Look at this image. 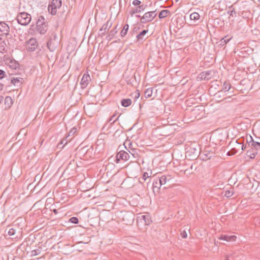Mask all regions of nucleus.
<instances>
[{"instance_id": "1", "label": "nucleus", "mask_w": 260, "mask_h": 260, "mask_svg": "<svg viewBox=\"0 0 260 260\" xmlns=\"http://www.w3.org/2000/svg\"><path fill=\"white\" fill-rule=\"evenodd\" d=\"M134 214L129 211H122L120 215L121 220L126 225L132 224L134 222Z\"/></svg>"}, {"instance_id": "2", "label": "nucleus", "mask_w": 260, "mask_h": 260, "mask_svg": "<svg viewBox=\"0 0 260 260\" xmlns=\"http://www.w3.org/2000/svg\"><path fill=\"white\" fill-rule=\"evenodd\" d=\"M37 30L41 35L46 33L48 29V24L45 21V18L43 16H40L36 23Z\"/></svg>"}, {"instance_id": "3", "label": "nucleus", "mask_w": 260, "mask_h": 260, "mask_svg": "<svg viewBox=\"0 0 260 260\" xmlns=\"http://www.w3.org/2000/svg\"><path fill=\"white\" fill-rule=\"evenodd\" d=\"M17 22L22 25H27L31 21V16L26 12L19 13L17 17Z\"/></svg>"}, {"instance_id": "4", "label": "nucleus", "mask_w": 260, "mask_h": 260, "mask_svg": "<svg viewBox=\"0 0 260 260\" xmlns=\"http://www.w3.org/2000/svg\"><path fill=\"white\" fill-rule=\"evenodd\" d=\"M61 0H52L51 4L48 6V11L52 15H55L57 13V9L61 6Z\"/></svg>"}, {"instance_id": "5", "label": "nucleus", "mask_w": 260, "mask_h": 260, "mask_svg": "<svg viewBox=\"0 0 260 260\" xmlns=\"http://www.w3.org/2000/svg\"><path fill=\"white\" fill-rule=\"evenodd\" d=\"M157 14L155 11H150L146 12L144 14L143 17H141L140 21L142 23H146L148 22L151 21L156 16Z\"/></svg>"}, {"instance_id": "6", "label": "nucleus", "mask_w": 260, "mask_h": 260, "mask_svg": "<svg viewBox=\"0 0 260 260\" xmlns=\"http://www.w3.org/2000/svg\"><path fill=\"white\" fill-rule=\"evenodd\" d=\"M38 42L36 39L31 38L28 42L26 48L28 51H34L37 48Z\"/></svg>"}, {"instance_id": "7", "label": "nucleus", "mask_w": 260, "mask_h": 260, "mask_svg": "<svg viewBox=\"0 0 260 260\" xmlns=\"http://www.w3.org/2000/svg\"><path fill=\"white\" fill-rule=\"evenodd\" d=\"M186 154L191 159H196L200 154V150L196 148L190 147L189 150L186 152Z\"/></svg>"}, {"instance_id": "8", "label": "nucleus", "mask_w": 260, "mask_h": 260, "mask_svg": "<svg viewBox=\"0 0 260 260\" xmlns=\"http://www.w3.org/2000/svg\"><path fill=\"white\" fill-rule=\"evenodd\" d=\"M130 158V155L127 152L120 151L117 153L116 155V162L118 163L120 159L127 160Z\"/></svg>"}, {"instance_id": "9", "label": "nucleus", "mask_w": 260, "mask_h": 260, "mask_svg": "<svg viewBox=\"0 0 260 260\" xmlns=\"http://www.w3.org/2000/svg\"><path fill=\"white\" fill-rule=\"evenodd\" d=\"M90 80H91L90 77L89 75L88 74V73L87 72L85 73L84 74V75L81 79V82H80L81 88L82 89L85 88L87 86V85L89 83V81H90Z\"/></svg>"}, {"instance_id": "10", "label": "nucleus", "mask_w": 260, "mask_h": 260, "mask_svg": "<svg viewBox=\"0 0 260 260\" xmlns=\"http://www.w3.org/2000/svg\"><path fill=\"white\" fill-rule=\"evenodd\" d=\"M111 26L112 23L109 21H107L106 23L104 24L99 30V36L102 37L104 36L106 32L109 30Z\"/></svg>"}, {"instance_id": "11", "label": "nucleus", "mask_w": 260, "mask_h": 260, "mask_svg": "<svg viewBox=\"0 0 260 260\" xmlns=\"http://www.w3.org/2000/svg\"><path fill=\"white\" fill-rule=\"evenodd\" d=\"M9 32V26L4 22H0V35H8Z\"/></svg>"}, {"instance_id": "12", "label": "nucleus", "mask_w": 260, "mask_h": 260, "mask_svg": "<svg viewBox=\"0 0 260 260\" xmlns=\"http://www.w3.org/2000/svg\"><path fill=\"white\" fill-rule=\"evenodd\" d=\"M173 178L171 175H162L158 179L160 185L165 184L167 182H171Z\"/></svg>"}, {"instance_id": "13", "label": "nucleus", "mask_w": 260, "mask_h": 260, "mask_svg": "<svg viewBox=\"0 0 260 260\" xmlns=\"http://www.w3.org/2000/svg\"><path fill=\"white\" fill-rule=\"evenodd\" d=\"M212 71H208L206 72H203L200 74V78L202 80H209L210 79L212 75H211Z\"/></svg>"}, {"instance_id": "14", "label": "nucleus", "mask_w": 260, "mask_h": 260, "mask_svg": "<svg viewBox=\"0 0 260 260\" xmlns=\"http://www.w3.org/2000/svg\"><path fill=\"white\" fill-rule=\"evenodd\" d=\"M146 5L142 4L141 6H138L137 8L134 9L131 12L130 14L132 16L134 14L138 13H140L143 11L146 8Z\"/></svg>"}, {"instance_id": "15", "label": "nucleus", "mask_w": 260, "mask_h": 260, "mask_svg": "<svg viewBox=\"0 0 260 260\" xmlns=\"http://www.w3.org/2000/svg\"><path fill=\"white\" fill-rule=\"evenodd\" d=\"M201 154L202 155V157H203V159H209L214 156V153L213 152L207 150L202 152Z\"/></svg>"}, {"instance_id": "16", "label": "nucleus", "mask_w": 260, "mask_h": 260, "mask_svg": "<svg viewBox=\"0 0 260 260\" xmlns=\"http://www.w3.org/2000/svg\"><path fill=\"white\" fill-rule=\"evenodd\" d=\"M47 46L51 52L54 51L57 48L56 43H55L54 41L52 39H50L48 41Z\"/></svg>"}, {"instance_id": "17", "label": "nucleus", "mask_w": 260, "mask_h": 260, "mask_svg": "<svg viewBox=\"0 0 260 260\" xmlns=\"http://www.w3.org/2000/svg\"><path fill=\"white\" fill-rule=\"evenodd\" d=\"M236 236L234 235L229 236L226 235H221L219 237V239L226 241H234L236 240Z\"/></svg>"}, {"instance_id": "18", "label": "nucleus", "mask_w": 260, "mask_h": 260, "mask_svg": "<svg viewBox=\"0 0 260 260\" xmlns=\"http://www.w3.org/2000/svg\"><path fill=\"white\" fill-rule=\"evenodd\" d=\"M7 64L9 67L12 69H16L19 66L18 62L13 59H10L7 61Z\"/></svg>"}, {"instance_id": "19", "label": "nucleus", "mask_w": 260, "mask_h": 260, "mask_svg": "<svg viewBox=\"0 0 260 260\" xmlns=\"http://www.w3.org/2000/svg\"><path fill=\"white\" fill-rule=\"evenodd\" d=\"M250 148L255 151L257 154L258 152L260 151V142L257 141L253 142L251 144Z\"/></svg>"}, {"instance_id": "20", "label": "nucleus", "mask_w": 260, "mask_h": 260, "mask_svg": "<svg viewBox=\"0 0 260 260\" xmlns=\"http://www.w3.org/2000/svg\"><path fill=\"white\" fill-rule=\"evenodd\" d=\"M11 83L15 85L18 83L22 84L23 81V79L20 77H11Z\"/></svg>"}, {"instance_id": "21", "label": "nucleus", "mask_w": 260, "mask_h": 260, "mask_svg": "<svg viewBox=\"0 0 260 260\" xmlns=\"http://www.w3.org/2000/svg\"><path fill=\"white\" fill-rule=\"evenodd\" d=\"M249 148V149L247 151L246 154L247 156L249 157L250 158L253 159L257 155V153L253 149H251V148Z\"/></svg>"}, {"instance_id": "22", "label": "nucleus", "mask_w": 260, "mask_h": 260, "mask_svg": "<svg viewBox=\"0 0 260 260\" xmlns=\"http://www.w3.org/2000/svg\"><path fill=\"white\" fill-rule=\"evenodd\" d=\"M232 39V38H229V36H226L223 38H222L218 43L219 45L221 46H224L230 40Z\"/></svg>"}, {"instance_id": "23", "label": "nucleus", "mask_w": 260, "mask_h": 260, "mask_svg": "<svg viewBox=\"0 0 260 260\" xmlns=\"http://www.w3.org/2000/svg\"><path fill=\"white\" fill-rule=\"evenodd\" d=\"M132 104V101L130 99H123L121 101V104L124 107H127Z\"/></svg>"}, {"instance_id": "24", "label": "nucleus", "mask_w": 260, "mask_h": 260, "mask_svg": "<svg viewBox=\"0 0 260 260\" xmlns=\"http://www.w3.org/2000/svg\"><path fill=\"white\" fill-rule=\"evenodd\" d=\"M141 217V219L143 220L145 225H149L152 222L151 219L148 215H142Z\"/></svg>"}, {"instance_id": "25", "label": "nucleus", "mask_w": 260, "mask_h": 260, "mask_svg": "<svg viewBox=\"0 0 260 260\" xmlns=\"http://www.w3.org/2000/svg\"><path fill=\"white\" fill-rule=\"evenodd\" d=\"M148 30L147 29H144L139 33L136 36L137 40L139 41L143 40L144 36L148 32Z\"/></svg>"}, {"instance_id": "26", "label": "nucleus", "mask_w": 260, "mask_h": 260, "mask_svg": "<svg viewBox=\"0 0 260 260\" xmlns=\"http://www.w3.org/2000/svg\"><path fill=\"white\" fill-rule=\"evenodd\" d=\"M129 28V25L126 24L124 25L123 29L120 32L121 37H124L127 34Z\"/></svg>"}, {"instance_id": "27", "label": "nucleus", "mask_w": 260, "mask_h": 260, "mask_svg": "<svg viewBox=\"0 0 260 260\" xmlns=\"http://www.w3.org/2000/svg\"><path fill=\"white\" fill-rule=\"evenodd\" d=\"M170 12L168 10H162L159 14L158 17L159 18H163L167 16L168 14H169Z\"/></svg>"}, {"instance_id": "28", "label": "nucleus", "mask_w": 260, "mask_h": 260, "mask_svg": "<svg viewBox=\"0 0 260 260\" xmlns=\"http://www.w3.org/2000/svg\"><path fill=\"white\" fill-rule=\"evenodd\" d=\"M190 18L191 20H198L200 18V15L197 12L192 13L190 15Z\"/></svg>"}, {"instance_id": "29", "label": "nucleus", "mask_w": 260, "mask_h": 260, "mask_svg": "<svg viewBox=\"0 0 260 260\" xmlns=\"http://www.w3.org/2000/svg\"><path fill=\"white\" fill-rule=\"evenodd\" d=\"M152 89L151 88H148L144 92V96L146 98H150L152 95Z\"/></svg>"}, {"instance_id": "30", "label": "nucleus", "mask_w": 260, "mask_h": 260, "mask_svg": "<svg viewBox=\"0 0 260 260\" xmlns=\"http://www.w3.org/2000/svg\"><path fill=\"white\" fill-rule=\"evenodd\" d=\"M246 141L248 144V147H250L251 144L253 142H255V141L253 140L252 137L250 135L246 137Z\"/></svg>"}, {"instance_id": "31", "label": "nucleus", "mask_w": 260, "mask_h": 260, "mask_svg": "<svg viewBox=\"0 0 260 260\" xmlns=\"http://www.w3.org/2000/svg\"><path fill=\"white\" fill-rule=\"evenodd\" d=\"M231 88V85L226 83V82H224V84H223V90L225 92L226 91H228Z\"/></svg>"}, {"instance_id": "32", "label": "nucleus", "mask_w": 260, "mask_h": 260, "mask_svg": "<svg viewBox=\"0 0 260 260\" xmlns=\"http://www.w3.org/2000/svg\"><path fill=\"white\" fill-rule=\"evenodd\" d=\"M244 140L242 139H239L236 141V143H237V148H241L242 143H243Z\"/></svg>"}, {"instance_id": "33", "label": "nucleus", "mask_w": 260, "mask_h": 260, "mask_svg": "<svg viewBox=\"0 0 260 260\" xmlns=\"http://www.w3.org/2000/svg\"><path fill=\"white\" fill-rule=\"evenodd\" d=\"M40 252H41V250H40L39 249H35V250L31 251V256L38 255L40 253Z\"/></svg>"}, {"instance_id": "34", "label": "nucleus", "mask_w": 260, "mask_h": 260, "mask_svg": "<svg viewBox=\"0 0 260 260\" xmlns=\"http://www.w3.org/2000/svg\"><path fill=\"white\" fill-rule=\"evenodd\" d=\"M234 192L233 191L227 190L225 191L224 196L229 198L233 194Z\"/></svg>"}, {"instance_id": "35", "label": "nucleus", "mask_w": 260, "mask_h": 260, "mask_svg": "<svg viewBox=\"0 0 260 260\" xmlns=\"http://www.w3.org/2000/svg\"><path fill=\"white\" fill-rule=\"evenodd\" d=\"M69 221L72 223L76 224L78 223L79 220L76 217H72L69 219Z\"/></svg>"}, {"instance_id": "36", "label": "nucleus", "mask_w": 260, "mask_h": 260, "mask_svg": "<svg viewBox=\"0 0 260 260\" xmlns=\"http://www.w3.org/2000/svg\"><path fill=\"white\" fill-rule=\"evenodd\" d=\"M16 230L13 228H11L9 230L8 232V234L10 236H14L15 234Z\"/></svg>"}, {"instance_id": "37", "label": "nucleus", "mask_w": 260, "mask_h": 260, "mask_svg": "<svg viewBox=\"0 0 260 260\" xmlns=\"http://www.w3.org/2000/svg\"><path fill=\"white\" fill-rule=\"evenodd\" d=\"M6 77V73L4 71L0 70V79H2Z\"/></svg>"}, {"instance_id": "38", "label": "nucleus", "mask_w": 260, "mask_h": 260, "mask_svg": "<svg viewBox=\"0 0 260 260\" xmlns=\"http://www.w3.org/2000/svg\"><path fill=\"white\" fill-rule=\"evenodd\" d=\"M141 2L140 0H134L133 2V5L135 6H141Z\"/></svg>"}, {"instance_id": "39", "label": "nucleus", "mask_w": 260, "mask_h": 260, "mask_svg": "<svg viewBox=\"0 0 260 260\" xmlns=\"http://www.w3.org/2000/svg\"><path fill=\"white\" fill-rule=\"evenodd\" d=\"M117 32V26L113 29L112 30L110 31V34H111V36H113L114 37L115 35Z\"/></svg>"}, {"instance_id": "40", "label": "nucleus", "mask_w": 260, "mask_h": 260, "mask_svg": "<svg viewBox=\"0 0 260 260\" xmlns=\"http://www.w3.org/2000/svg\"><path fill=\"white\" fill-rule=\"evenodd\" d=\"M135 99H138L140 96V93L138 90H137L134 93Z\"/></svg>"}, {"instance_id": "41", "label": "nucleus", "mask_w": 260, "mask_h": 260, "mask_svg": "<svg viewBox=\"0 0 260 260\" xmlns=\"http://www.w3.org/2000/svg\"><path fill=\"white\" fill-rule=\"evenodd\" d=\"M237 151L235 150V148H233L231 151H229L227 153L228 155H232L235 154Z\"/></svg>"}, {"instance_id": "42", "label": "nucleus", "mask_w": 260, "mask_h": 260, "mask_svg": "<svg viewBox=\"0 0 260 260\" xmlns=\"http://www.w3.org/2000/svg\"><path fill=\"white\" fill-rule=\"evenodd\" d=\"M6 103H10L11 104H12V100L10 96H7L5 99V104Z\"/></svg>"}, {"instance_id": "43", "label": "nucleus", "mask_w": 260, "mask_h": 260, "mask_svg": "<svg viewBox=\"0 0 260 260\" xmlns=\"http://www.w3.org/2000/svg\"><path fill=\"white\" fill-rule=\"evenodd\" d=\"M149 176L148 175V173L147 172H145L142 176V179L145 181Z\"/></svg>"}, {"instance_id": "44", "label": "nucleus", "mask_w": 260, "mask_h": 260, "mask_svg": "<svg viewBox=\"0 0 260 260\" xmlns=\"http://www.w3.org/2000/svg\"><path fill=\"white\" fill-rule=\"evenodd\" d=\"M228 13L229 14L230 16H236V12L234 9H233L231 11H229Z\"/></svg>"}, {"instance_id": "45", "label": "nucleus", "mask_w": 260, "mask_h": 260, "mask_svg": "<svg viewBox=\"0 0 260 260\" xmlns=\"http://www.w3.org/2000/svg\"><path fill=\"white\" fill-rule=\"evenodd\" d=\"M63 143H64V144H66L67 143V141L65 139H63L61 140L60 143L58 144V147L60 148H62L63 146L60 147V145L63 144Z\"/></svg>"}, {"instance_id": "46", "label": "nucleus", "mask_w": 260, "mask_h": 260, "mask_svg": "<svg viewBox=\"0 0 260 260\" xmlns=\"http://www.w3.org/2000/svg\"><path fill=\"white\" fill-rule=\"evenodd\" d=\"M181 236L182 238H186L187 236L186 232L184 231L181 233Z\"/></svg>"}, {"instance_id": "47", "label": "nucleus", "mask_w": 260, "mask_h": 260, "mask_svg": "<svg viewBox=\"0 0 260 260\" xmlns=\"http://www.w3.org/2000/svg\"><path fill=\"white\" fill-rule=\"evenodd\" d=\"M249 148V147H248V144H247V145H244L243 144V143H242V146H241V148H240V149H241L242 150H245V149H246V148Z\"/></svg>"}, {"instance_id": "48", "label": "nucleus", "mask_w": 260, "mask_h": 260, "mask_svg": "<svg viewBox=\"0 0 260 260\" xmlns=\"http://www.w3.org/2000/svg\"><path fill=\"white\" fill-rule=\"evenodd\" d=\"M76 128H75L72 129L70 131V132H69V136H70L71 135H73L76 132Z\"/></svg>"}, {"instance_id": "49", "label": "nucleus", "mask_w": 260, "mask_h": 260, "mask_svg": "<svg viewBox=\"0 0 260 260\" xmlns=\"http://www.w3.org/2000/svg\"><path fill=\"white\" fill-rule=\"evenodd\" d=\"M222 92V90H221L220 91H218V92L216 93L215 94V96L216 97V98H220L221 96V93Z\"/></svg>"}, {"instance_id": "50", "label": "nucleus", "mask_w": 260, "mask_h": 260, "mask_svg": "<svg viewBox=\"0 0 260 260\" xmlns=\"http://www.w3.org/2000/svg\"><path fill=\"white\" fill-rule=\"evenodd\" d=\"M114 37L113 36H111V34L109 33V34L106 37V39L108 41L111 40Z\"/></svg>"}, {"instance_id": "51", "label": "nucleus", "mask_w": 260, "mask_h": 260, "mask_svg": "<svg viewBox=\"0 0 260 260\" xmlns=\"http://www.w3.org/2000/svg\"><path fill=\"white\" fill-rule=\"evenodd\" d=\"M139 29V28L138 27H135L133 30V32L134 33L136 32Z\"/></svg>"}, {"instance_id": "52", "label": "nucleus", "mask_w": 260, "mask_h": 260, "mask_svg": "<svg viewBox=\"0 0 260 260\" xmlns=\"http://www.w3.org/2000/svg\"><path fill=\"white\" fill-rule=\"evenodd\" d=\"M4 84L2 83H0V91L2 90L4 88Z\"/></svg>"}, {"instance_id": "53", "label": "nucleus", "mask_w": 260, "mask_h": 260, "mask_svg": "<svg viewBox=\"0 0 260 260\" xmlns=\"http://www.w3.org/2000/svg\"><path fill=\"white\" fill-rule=\"evenodd\" d=\"M130 153L135 158L137 157V156L138 155L137 153H133L132 152H130Z\"/></svg>"}, {"instance_id": "54", "label": "nucleus", "mask_w": 260, "mask_h": 260, "mask_svg": "<svg viewBox=\"0 0 260 260\" xmlns=\"http://www.w3.org/2000/svg\"><path fill=\"white\" fill-rule=\"evenodd\" d=\"M115 116V115H113L110 119L109 121L111 122L114 119V117Z\"/></svg>"}, {"instance_id": "55", "label": "nucleus", "mask_w": 260, "mask_h": 260, "mask_svg": "<svg viewBox=\"0 0 260 260\" xmlns=\"http://www.w3.org/2000/svg\"><path fill=\"white\" fill-rule=\"evenodd\" d=\"M4 98L2 96H0V104L3 101Z\"/></svg>"}, {"instance_id": "56", "label": "nucleus", "mask_w": 260, "mask_h": 260, "mask_svg": "<svg viewBox=\"0 0 260 260\" xmlns=\"http://www.w3.org/2000/svg\"><path fill=\"white\" fill-rule=\"evenodd\" d=\"M127 84H131V80L126 81Z\"/></svg>"}, {"instance_id": "57", "label": "nucleus", "mask_w": 260, "mask_h": 260, "mask_svg": "<svg viewBox=\"0 0 260 260\" xmlns=\"http://www.w3.org/2000/svg\"><path fill=\"white\" fill-rule=\"evenodd\" d=\"M119 117V116H118V117H117L115 120H114L113 121L112 123L114 122L116 120H117L118 119V117Z\"/></svg>"}, {"instance_id": "58", "label": "nucleus", "mask_w": 260, "mask_h": 260, "mask_svg": "<svg viewBox=\"0 0 260 260\" xmlns=\"http://www.w3.org/2000/svg\"><path fill=\"white\" fill-rule=\"evenodd\" d=\"M90 106H91V105H89L87 107V108H87V109H88V108H89V107H90Z\"/></svg>"}, {"instance_id": "59", "label": "nucleus", "mask_w": 260, "mask_h": 260, "mask_svg": "<svg viewBox=\"0 0 260 260\" xmlns=\"http://www.w3.org/2000/svg\"><path fill=\"white\" fill-rule=\"evenodd\" d=\"M136 17H138V18H141V17L140 15H136Z\"/></svg>"}, {"instance_id": "60", "label": "nucleus", "mask_w": 260, "mask_h": 260, "mask_svg": "<svg viewBox=\"0 0 260 260\" xmlns=\"http://www.w3.org/2000/svg\"><path fill=\"white\" fill-rule=\"evenodd\" d=\"M153 187H157L156 185H155L154 184H153Z\"/></svg>"}, {"instance_id": "61", "label": "nucleus", "mask_w": 260, "mask_h": 260, "mask_svg": "<svg viewBox=\"0 0 260 260\" xmlns=\"http://www.w3.org/2000/svg\"><path fill=\"white\" fill-rule=\"evenodd\" d=\"M188 171V170L186 169V170H185V173L187 172Z\"/></svg>"}, {"instance_id": "62", "label": "nucleus", "mask_w": 260, "mask_h": 260, "mask_svg": "<svg viewBox=\"0 0 260 260\" xmlns=\"http://www.w3.org/2000/svg\"><path fill=\"white\" fill-rule=\"evenodd\" d=\"M54 212L55 213H56V209L54 210Z\"/></svg>"}, {"instance_id": "63", "label": "nucleus", "mask_w": 260, "mask_h": 260, "mask_svg": "<svg viewBox=\"0 0 260 260\" xmlns=\"http://www.w3.org/2000/svg\"><path fill=\"white\" fill-rule=\"evenodd\" d=\"M224 260H229V259L228 258H226V259H225Z\"/></svg>"}, {"instance_id": "64", "label": "nucleus", "mask_w": 260, "mask_h": 260, "mask_svg": "<svg viewBox=\"0 0 260 260\" xmlns=\"http://www.w3.org/2000/svg\"><path fill=\"white\" fill-rule=\"evenodd\" d=\"M13 75V73L10 74V75Z\"/></svg>"}]
</instances>
